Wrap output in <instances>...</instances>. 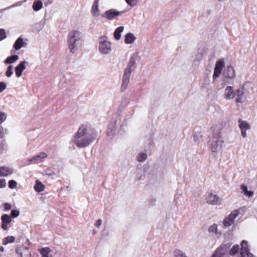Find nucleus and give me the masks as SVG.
<instances>
[{"label": "nucleus", "mask_w": 257, "mask_h": 257, "mask_svg": "<svg viewBox=\"0 0 257 257\" xmlns=\"http://www.w3.org/2000/svg\"><path fill=\"white\" fill-rule=\"evenodd\" d=\"M96 133L87 125L80 126L73 137L72 141L78 148L88 146L96 138Z\"/></svg>", "instance_id": "obj_1"}, {"label": "nucleus", "mask_w": 257, "mask_h": 257, "mask_svg": "<svg viewBox=\"0 0 257 257\" xmlns=\"http://www.w3.org/2000/svg\"><path fill=\"white\" fill-rule=\"evenodd\" d=\"M68 47L72 53H77L81 50L84 45L82 33L78 29L72 30L68 35Z\"/></svg>", "instance_id": "obj_2"}, {"label": "nucleus", "mask_w": 257, "mask_h": 257, "mask_svg": "<svg viewBox=\"0 0 257 257\" xmlns=\"http://www.w3.org/2000/svg\"><path fill=\"white\" fill-rule=\"evenodd\" d=\"M210 129L212 134L211 151L212 152L216 153L221 149L224 142L221 136L220 131L216 126L213 125Z\"/></svg>", "instance_id": "obj_3"}, {"label": "nucleus", "mask_w": 257, "mask_h": 257, "mask_svg": "<svg viewBox=\"0 0 257 257\" xmlns=\"http://www.w3.org/2000/svg\"><path fill=\"white\" fill-rule=\"evenodd\" d=\"M98 50L102 54L107 55L111 53V43L106 36H101L99 38Z\"/></svg>", "instance_id": "obj_4"}, {"label": "nucleus", "mask_w": 257, "mask_h": 257, "mask_svg": "<svg viewBox=\"0 0 257 257\" xmlns=\"http://www.w3.org/2000/svg\"><path fill=\"white\" fill-rule=\"evenodd\" d=\"M206 203L212 206L220 205L222 204V199L216 193L209 192L205 196Z\"/></svg>", "instance_id": "obj_5"}, {"label": "nucleus", "mask_w": 257, "mask_h": 257, "mask_svg": "<svg viewBox=\"0 0 257 257\" xmlns=\"http://www.w3.org/2000/svg\"><path fill=\"white\" fill-rule=\"evenodd\" d=\"M125 11H119L114 9H109L104 12L101 17L108 21H112L116 19L118 17L122 15Z\"/></svg>", "instance_id": "obj_6"}, {"label": "nucleus", "mask_w": 257, "mask_h": 257, "mask_svg": "<svg viewBox=\"0 0 257 257\" xmlns=\"http://www.w3.org/2000/svg\"><path fill=\"white\" fill-rule=\"evenodd\" d=\"M240 211L238 209H235L226 216L223 221V225L224 227H228L231 226L234 222L236 218L239 215Z\"/></svg>", "instance_id": "obj_7"}, {"label": "nucleus", "mask_w": 257, "mask_h": 257, "mask_svg": "<svg viewBox=\"0 0 257 257\" xmlns=\"http://www.w3.org/2000/svg\"><path fill=\"white\" fill-rule=\"evenodd\" d=\"M132 71L130 68H126L125 69L121 85V90L124 91L127 87L128 84L130 82V78L131 77Z\"/></svg>", "instance_id": "obj_8"}, {"label": "nucleus", "mask_w": 257, "mask_h": 257, "mask_svg": "<svg viewBox=\"0 0 257 257\" xmlns=\"http://www.w3.org/2000/svg\"><path fill=\"white\" fill-rule=\"evenodd\" d=\"M208 232L209 234L217 238H219L222 235V232L218 228V226L216 223L210 225L208 228Z\"/></svg>", "instance_id": "obj_9"}, {"label": "nucleus", "mask_w": 257, "mask_h": 257, "mask_svg": "<svg viewBox=\"0 0 257 257\" xmlns=\"http://www.w3.org/2000/svg\"><path fill=\"white\" fill-rule=\"evenodd\" d=\"M224 66V62L222 60H219L216 62L213 75V79H216L220 75Z\"/></svg>", "instance_id": "obj_10"}, {"label": "nucleus", "mask_w": 257, "mask_h": 257, "mask_svg": "<svg viewBox=\"0 0 257 257\" xmlns=\"http://www.w3.org/2000/svg\"><path fill=\"white\" fill-rule=\"evenodd\" d=\"M235 96V92L233 88L231 86H227L224 90V97L227 100H232Z\"/></svg>", "instance_id": "obj_11"}, {"label": "nucleus", "mask_w": 257, "mask_h": 257, "mask_svg": "<svg viewBox=\"0 0 257 257\" xmlns=\"http://www.w3.org/2000/svg\"><path fill=\"white\" fill-rule=\"evenodd\" d=\"M239 127L241 130V135L245 138L247 137L246 132L250 130V126L249 124L245 121L240 120L239 121Z\"/></svg>", "instance_id": "obj_12"}, {"label": "nucleus", "mask_w": 257, "mask_h": 257, "mask_svg": "<svg viewBox=\"0 0 257 257\" xmlns=\"http://www.w3.org/2000/svg\"><path fill=\"white\" fill-rule=\"evenodd\" d=\"M240 192L244 196L249 198L254 194V191L249 189L246 185L243 184L240 186Z\"/></svg>", "instance_id": "obj_13"}, {"label": "nucleus", "mask_w": 257, "mask_h": 257, "mask_svg": "<svg viewBox=\"0 0 257 257\" xmlns=\"http://www.w3.org/2000/svg\"><path fill=\"white\" fill-rule=\"evenodd\" d=\"M223 75L226 78L234 79L235 77L234 68L231 66H227L223 71Z\"/></svg>", "instance_id": "obj_14"}, {"label": "nucleus", "mask_w": 257, "mask_h": 257, "mask_svg": "<svg viewBox=\"0 0 257 257\" xmlns=\"http://www.w3.org/2000/svg\"><path fill=\"white\" fill-rule=\"evenodd\" d=\"M28 62L26 61L21 62L15 68L16 76L19 78L22 75V73L26 69V64Z\"/></svg>", "instance_id": "obj_15"}, {"label": "nucleus", "mask_w": 257, "mask_h": 257, "mask_svg": "<svg viewBox=\"0 0 257 257\" xmlns=\"http://www.w3.org/2000/svg\"><path fill=\"white\" fill-rule=\"evenodd\" d=\"M2 223L1 227L4 230H7L9 229L8 224L12 222L11 216L8 214H4L1 216Z\"/></svg>", "instance_id": "obj_16"}, {"label": "nucleus", "mask_w": 257, "mask_h": 257, "mask_svg": "<svg viewBox=\"0 0 257 257\" xmlns=\"http://www.w3.org/2000/svg\"><path fill=\"white\" fill-rule=\"evenodd\" d=\"M100 0H95L91 9V14L93 17L97 18L100 16V11L99 9Z\"/></svg>", "instance_id": "obj_17"}, {"label": "nucleus", "mask_w": 257, "mask_h": 257, "mask_svg": "<svg viewBox=\"0 0 257 257\" xmlns=\"http://www.w3.org/2000/svg\"><path fill=\"white\" fill-rule=\"evenodd\" d=\"M42 257H54L56 252L49 247H44L39 249Z\"/></svg>", "instance_id": "obj_18"}, {"label": "nucleus", "mask_w": 257, "mask_h": 257, "mask_svg": "<svg viewBox=\"0 0 257 257\" xmlns=\"http://www.w3.org/2000/svg\"><path fill=\"white\" fill-rule=\"evenodd\" d=\"M137 40V37L132 33H128L124 36V42L126 45H133Z\"/></svg>", "instance_id": "obj_19"}, {"label": "nucleus", "mask_w": 257, "mask_h": 257, "mask_svg": "<svg viewBox=\"0 0 257 257\" xmlns=\"http://www.w3.org/2000/svg\"><path fill=\"white\" fill-rule=\"evenodd\" d=\"M48 157L47 153L45 152H40V153L37 154L36 155L33 157L31 159H30V161L31 162H42L44 159H46Z\"/></svg>", "instance_id": "obj_20"}, {"label": "nucleus", "mask_w": 257, "mask_h": 257, "mask_svg": "<svg viewBox=\"0 0 257 257\" xmlns=\"http://www.w3.org/2000/svg\"><path fill=\"white\" fill-rule=\"evenodd\" d=\"M240 88L242 89V92H243L244 96H246L252 92V85L249 83H245L240 87Z\"/></svg>", "instance_id": "obj_21"}, {"label": "nucleus", "mask_w": 257, "mask_h": 257, "mask_svg": "<svg viewBox=\"0 0 257 257\" xmlns=\"http://www.w3.org/2000/svg\"><path fill=\"white\" fill-rule=\"evenodd\" d=\"M13 172V169L8 167H2L0 168V177L9 176L12 174Z\"/></svg>", "instance_id": "obj_22"}, {"label": "nucleus", "mask_w": 257, "mask_h": 257, "mask_svg": "<svg viewBox=\"0 0 257 257\" xmlns=\"http://www.w3.org/2000/svg\"><path fill=\"white\" fill-rule=\"evenodd\" d=\"M225 252L223 246H219L213 252L211 257H224Z\"/></svg>", "instance_id": "obj_23"}, {"label": "nucleus", "mask_w": 257, "mask_h": 257, "mask_svg": "<svg viewBox=\"0 0 257 257\" xmlns=\"http://www.w3.org/2000/svg\"><path fill=\"white\" fill-rule=\"evenodd\" d=\"M26 45V43L24 42V40L22 38H19L15 42L14 45V48L16 50H19L22 47H24Z\"/></svg>", "instance_id": "obj_24"}, {"label": "nucleus", "mask_w": 257, "mask_h": 257, "mask_svg": "<svg viewBox=\"0 0 257 257\" xmlns=\"http://www.w3.org/2000/svg\"><path fill=\"white\" fill-rule=\"evenodd\" d=\"M124 29V27L120 26L115 30L113 35L115 40L118 41L120 39L121 33L123 31Z\"/></svg>", "instance_id": "obj_25"}, {"label": "nucleus", "mask_w": 257, "mask_h": 257, "mask_svg": "<svg viewBox=\"0 0 257 257\" xmlns=\"http://www.w3.org/2000/svg\"><path fill=\"white\" fill-rule=\"evenodd\" d=\"M235 95H236V98L235 101L236 103L241 102L243 98L244 97L243 95V92L240 87L238 88L236 91H235Z\"/></svg>", "instance_id": "obj_26"}, {"label": "nucleus", "mask_w": 257, "mask_h": 257, "mask_svg": "<svg viewBox=\"0 0 257 257\" xmlns=\"http://www.w3.org/2000/svg\"><path fill=\"white\" fill-rule=\"evenodd\" d=\"M45 189V186L39 180L36 181L35 185L34 186V189L37 192H41L44 191Z\"/></svg>", "instance_id": "obj_27"}, {"label": "nucleus", "mask_w": 257, "mask_h": 257, "mask_svg": "<svg viewBox=\"0 0 257 257\" xmlns=\"http://www.w3.org/2000/svg\"><path fill=\"white\" fill-rule=\"evenodd\" d=\"M148 158V154L144 152H141L137 156V160L139 162H144Z\"/></svg>", "instance_id": "obj_28"}, {"label": "nucleus", "mask_w": 257, "mask_h": 257, "mask_svg": "<svg viewBox=\"0 0 257 257\" xmlns=\"http://www.w3.org/2000/svg\"><path fill=\"white\" fill-rule=\"evenodd\" d=\"M117 129L116 122H114L112 123L109 124L108 125V131L107 133L108 136L112 135Z\"/></svg>", "instance_id": "obj_29"}, {"label": "nucleus", "mask_w": 257, "mask_h": 257, "mask_svg": "<svg viewBox=\"0 0 257 257\" xmlns=\"http://www.w3.org/2000/svg\"><path fill=\"white\" fill-rule=\"evenodd\" d=\"M19 57L18 55H12L8 57L5 61V63L8 64L14 63L19 59Z\"/></svg>", "instance_id": "obj_30"}, {"label": "nucleus", "mask_w": 257, "mask_h": 257, "mask_svg": "<svg viewBox=\"0 0 257 257\" xmlns=\"http://www.w3.org/2000/svg\"><path fill=\"white\" fill-rule=\"evenodd\" d=\"M15 240V237L14 236H8L5 237L3 240V244L7 245L8 243H13Z\"/></svg>", "instance_id": "obj_31"}, {"label": "nucleus", "mask_w": 257, "mask_h": 257, "mask_svg": "<svg viewBox=\"0 0 257 257\" xmlns=\"http://www.w3.org/2000/svg\"><path fill=\"white\" fill-rule=\"evenodd\" d=\"M43 7V3L40 1H37L34 3L33 5V9L35 11L40 10Z\"/></svg>", "instance_id": "obj_32"}, {"label": "nucleus", "mask_w": 257, "mask_h": 257, "mask_svg": "<svg viewBox=\"0 0 257 257\" xmlns=\"http://www.w3.org/2000/svg\"><path fill=\"white\" fill-rule=\"evenodd\" d=\"M241 248L240 253H244V252L245 253L246 251H249L247 241L242 240L241 243Z\"/></svg>", "instance_id": "obj_33"}, {"label": "nucleus", "mask_w": 257, "mask_h": 257, "mask_svg": "<svg viewBox=\"0 0 257 257\" xmlns=\"http://www.w3.org/2000/svg\"><path fill=\"white\" fill-rule=\"evenodd\" d=\"M137 59V55L136 54H134L130 58V59L128 62V66L130 67L133 66L135 64Z\"/></svg>", "instance_id": "obj_34"}, {"label": "nucleus", "mask_w": 257, "mask_h": 257, "mask_svg": "<svg viewBox=\"0 0 257 257\" xmlns=\"http://www.w3.org/2000/svg\"><path fill=\"white\" fill-rule=\"evenodd\" d=\"M126 4L131 7H134L137 5L138 1L137 0H124Z\"/></svg>", "instance_id": "obj_35"}, {"label": "nucleus", "mask_w": 257, "mask_h": 257, "mask_svg": "<svg viewBox=\"0 0 257 257\" xmlns=\"http://www.w3.org/2000/svg\"><path fill=\"white\" fill-rule=\"evenodd\" d=\"M239 248V246L238 245H234L230 249L229 251V254L231 255L235 254Z\"/></svg>", "instance_id": "obj_36"}, {"label": "nucleus", "mask_w": 257, "mask_h": 257, "mask_svg": "<svg viewBox=\"0 0 257 257\" xmlns=\"http://www.w3.org/2000/svg\"><path fill=\"white\" fill-rule=\"evenodd\" d=\"M175 257H187L186 254L181 250L176 249L174 251Z\"/></svg>", "instance_id": "obj_37"}, {"label": "nucleus", "mask_w": 257, "mask_h": 257, "mask_svg": "<svg viewBox=\"0 0 257 257\" xmlns=\"http://www.w3.org/2000/svg\"><path fill=\"white\" fill-rule=\"evenodd\" d=\"M17 186V183L16 181L11 180L9 181V187L10 189H14Z\"/></svg>", "instance_id": "obj_38"}, {"label": "nucleus", "mask_w": 257, "mask_h": 257, "mask_svg": "<svg viewBox=\"0 0 257 257\" xmlns=\"http://www.w3.org/2000/svg\"><path fill=\"white\" fill-rule=\"evenodd\" d=\"M13 68V67L12 65H10L8 67V68L6 70V75L8 77H10L12 75V74L13 73V71H12Z\"/></svg>", "instance_id": "obj_39"}, {"label": "nucleus", "mask_w": 257, "mask_h": 257, "mask_svg": "<svg viewBox=\"0 0 257 257\" xmlns=\"http://www.w3.org/2000/svg\"><path fill=\"white\" fill-rule=\"evenodd\" d=\"M20 212L19 210H12L11 211V214L10 216H11V218H15L20 215Z\"/></svg>", "instance_id": "obj_40"}, {"label": "nucleus", "mask_w": 257, "mask_h": 257, "mask_svg": "<svg viewBox=\"0 0 257 257\" xmlns=\"http://www.w3.org/2000/svg\"><path fill=\"white\" fill-rule=\"evenodd\" d=\"M7 114L0 111V124L4 122L7 119Z\"/></svg>", "instance_id": "obj_41"}, {"label": "nucleus", "mask_w": 257, "mask_h": 257, "mask_svg": "<svg viewBox=\"0 0 257 257\" xmlns=\"http://www.w3.org/2000/svg\"><path fill=\"white\" fill-rule=\"evenodd\" d=\"M7 37L6 33L4 29H0V41L5 39Z\"/></svg>", "instance_id": "obj_42"}, {"label": "nucleus", "mask_w": 257, "mask_h": 257, "mask_svg": "<svg viewBox=\"0 0 257 257\" xmlns=\"http://www.w3.org/2000/svg\"><path fill=\"white\" fill-rule=\"evenodd\" d=\"M7 87L6 84L4 82H0V93L4 91Z\"/></svg>", "instance_id": "obj_43"}, {"label": "nucleus", "mask_w": 257, "mask_h": 257, "mask_svg": "<svg viewBox=\"0 0 257 257\" xmlns=\"http://www.w3.org/2000/svg\"><path fill=\"white\" fill-rule=\"evenodd\" d=\"M241 257H253V255L249 252V251H247L245 253H240Z\"/></svg>", "instance_id": "obj_44"}, {"label": "nucleus", "mask_w": 257, "mask_h": 257, "mask_svg": "<svg viewBox=\"0 0 257 257\" xmlns=\"http://www.w3.org/2000/svg\"><path fill=\"white\" fill-rule=\"evenodd\" d=\"M6 181L5 179H0V188H4L6 187Z\"/></svg>", "instance_id": "obj_45"}, {"label": "nucleus", "mask_w": 257, "mask_h": 257, "mask_svg": "<svg viewBox=\"0 0 257 257\" xmlns=\"http://www.w3.org/2000/svg\"><path fill=\"white\" fill-rule=\"evenodd\" d=\"M6 133V130L2 126H0V138H2L4 137Z\"/></svg>", "instance_id": "obj_46"}, {"label": "nucleus", "mask_w": 257, "mask_h": 257, "mask_svg": "<svg viewBox=\"0 0 257 257\" xmlns=\"http://www.w3.org/2000/svg\"><path fill=\"white\" fill-rule=\"evenodd\" d=\"M102 220L101 219H98L96 221L95 223V226L97 227V228H99L102 224Z\"/></svg>", "instance_id": "obj_47"}, {"label": "nucleus", "mask_w": 257, "mask_h": 257, "mask_svg": "<svg viewBox=\"0 0 257 257\" xmlns=\"http://www.w3.org/2000/svg\"><path fill=\"white\" fill-rule=\"evenodd\" d=\"M5 207V211H8L10 210L11 209V206L10 204L8 203H5L4 205Z\"/></svg>", "instance_id": "obj_48"}, {"label": "nucleus", "mask_w": 257, "mask_h": 257, "mask_svg": "<svg viewBox=\"0 0 257 257\" xmlns=\"http://www.w3.org/2000/svg\"><path fill=\"white\" fill-rule=\"evenodd\" d=\"M4 250H5V249L3 246L0 247V251L1 252H3L4 251Z\"/></svg>", "instance_id": "obj_49"}, {"label": "nucleus", "mask_w": 257, "mask_h": 257, "mask_svg": "<svg viewBox=\"0 0 257 257\" xmlns=\"http://www.w3.org/2000/svg\"><path fill=\"white\" fill-rule=\"evenodd\" d=\"M16 251H17V252L18 253H19V249H17V250H16Z\"/></svg>", "instance_id": "obj_50"}]
</instances>
